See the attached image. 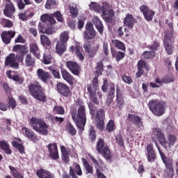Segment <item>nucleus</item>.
Wrapping results in <instances>:
<instances>
[{
    "mask_svg": "<svg viewBox=\"0 0 178 178\" xmlns=\"http://www.w3.org/2000/svg\"><path fill=\"white\" fill-rule=\"evenodd\" d=\"M54 17H56V20L60 22V23H63V17L59 11L52 14H44L40 17V20L42 22V23H39L38 25L40 33H42V34H47L48 35L55 34V31L54 30L52 26H48L47 28H45L44 26V23H49V24H56V20H55Z\"/></svg>",
    "mask_w": 178,
    "mask_h": 178,
    "instance_id": "nucleus-1",
    "label": "nucleus"
},
{
    "mask_svg": "<svg viewBox=\"0 0 178 178\" xmlns=\"http://www.w3.org/2000/svg\"><path fill=\"white\" fill-rule=\"evenodd\" d=\"M152 136H156L160 144L167 150L174 147L177 141V137L173 134H168L166 139L159 128H155L153 130Z\"/></svg>",
    "mask_w": 178,
    "mask_h": 178,
    "instance_id": "nucleus-2",
    "label": "nucleus"
},
{
    "mask_svg": "<svg viewBox=\"0 0 178 178\" xmlns=\"http://www.w3.org/2000/svg\"><path fill=\"white\" fill-rule=\"evenodd\" d=\"M71 116L72 120L76 123L80 133H83V131H84V126H86L87 122V118H86V107L83 105H80L78 108V113L76 111L72 110L71 111Z\"/></svg>",
    "mask_w": 178,
    "mask_h": 178,
    "instance_id": "nucleus-3",
    "label": "nucleus"
},
{
    "mask_svg": "<svg viewBox=\"0 0 178 178\" xmlns=\"http://www.w3.org/2000/svg\"><path fill=\"white\" fill-rule=\"evenodd\" d=\"M88 92L93 104L99 105V101L102 99V94L98 91V77L92 79V83L87 86Z\"/></svg>",
    "mask_w": 178,
    "mask_h": 178,
    "instance_id": "nucleus-4",
    "label": "nucleus"
},
{
    "mask_svg": "<svg viewBox=\"0 0 178 178\" xmlns=\"http://www.w3.org/2000/svg\"><path fill=\"white\" fill-rule=\"evenodd\" d=\"M29 93L35 99H38L40 102H45L47 101V96L44 93V89L38 82L31 83L29 86Z\"/></svg>",
    "mask_w": 178,
    "mask_h": 178,
    "instance_id": "nucleus-5",
    "label": "nucleus"
},
{
    "mask_svg": "<svg viewBox=\"0 0 178 178\" xmlns=\"http://www.w3.org/2000/svg\"><path fill=\"white\" fill-rule=\"evenodd\" d=\"M31 126L35 131H37L42 136H47V134H48V128L49 126L41 119L32 118L31 119Z\"/></svg>",
    "mask_w": 178,
    "mask_h": 178,
    "instance_id": "nucleus-6",
    "label": "nucleus"
},
{
    "mask_svg": "<svg viewBox=\"0 0 178 178\" xmlns=\"http://www.w3.org/2000/svg\"><path fill=\"white\" fill-rule=\"evenodd\" d=\"M148 106L151 112L156 116H162L165 113V104L159 100H150Z\"/></svg>",
    "mask_w": 178,
    "mask_h": 178,
    "instance_id": "nucleus-7",
    "label": "nucleus"
},
{
    "mask_svg": "<svg viewBox=\"0 0 178 178\" xmlns=\"http://www.w3.org/2000/svg\"><path fill=\"white\" fill-rule=\"evenodd\" d=\"M163 44L165 49L168 55H172L173 54V50L175 47L172 44V38H173V30L170 29L168 32H165Z\"/></svg>",
    "mask_w": 178,
    "mask_h": 178,
    "instance_id": "nucleus-8",
    "label": "nucleus"
},
{
    "mask_svg": "<svg viewBox=\"0 0 178 178\" xmlns=\"http://www.w3.org/2000/svg\"><path fill=\"white\" fill-rule=\"evenodd\" d=\"M152 141L154 143L156 147L159 149L160 156H161L165 168L170 172H173V159L170 157L166 156V155H165V154H163V152H162V151H161V149H159V146L158 145V142H156V140H155V138H153Z\"/></svg>",
    "mask_w": 178,
    "mask_h": 178,
    "instance_id": "nucleus-9",
    "label": "nucleus"
},
{
    "mask_svg": "<svg viewBox=\"0 0 178 178\" xmlns=\"http://www.w3.org/2000/svg\"><path fill=\"white\" fill-rule=\"evenodd\" d=\"M97 150L99 154L106 159H111L112 158V153L108 148V146L105 144V142L102 139H99L97 143Z\"/></svg>",
    "mask_w": 178,
    "mask_h": 178,
    "instance_id": "nucleus-10",
    "label": "nucleus"
},
{
    "mask_svg": "<svg viewBox=\"0 0 178 178\" xmlns=\"http://www.w3.org/2000/svg\"><path fill=\"white\" fill-rule=\"evenodd\" d=\"M102 17L106 23H111L113 19V16H115L113 10L110 9L109 3H104L103 6H102Z\"/></svg>",
    "mask_w": 178,
    "mask_h": 178,
    "instance_id": "nucleus-11",
    "label": "nucleus"
},
{
    "mask_svg": "<svg viewBox=\"0 0 178 178\" xmlns=\"http://www.w3.org/2000/svg\"><path fill=\"white\" fill-rule=\"evenodd\" d=\"M83 48L90 58H94L99 49V43H85Z\"/></svg>",
    "mask_w": 178,
    "mask_h": 178,
    "instance_id": "nucleus-12",
    "label": "nucleus"
},
{
    "mask_svg": "<svg viewBox=\"0 0 178 178\" xmlns=\"http://www.w3.org/2000/svg\"><path fill=\"white\" fill-rule=\"evenodd\" d=\"M96 32L94 30V26L91 23H88L86 25V30L83 33V38L85 40H92L95 38Z\"/></svg>",
    "mask_w": 178,
    "mask_h": 178,
    "instance_id": "nucleus-13",
    "label": "nucleus"
},
{
    "mask_svg": "<svg viewBox=\"0 0 178 178\" xmlns=\"http://www.w3.org/2000/svg\"><path fill=\"white\" fill-rule=\"evenodd\" d=\"M140 10L143 14L145 19L147 22H151L155 16V11L149 9L147 6L143 5L140 7Z\"/></svg>",
    "mask_w": 178,
    "mask_h": 178,
    "instance_id": "nucleus-14",
    "label": "nucleus"
},
{
    "mask_svg": "<svg viewBox=\"0 0 178 178\" xmlns=\"http://www.w3.org/2000/svg\"><path fill=\"white\" fill-rule=\"evenodd\" d=\"M47 147L48 148L49 155L51 159L56 161L59 159V153L58 152V145L56 143H49Z\"/></svg>",
    "mask_w": 178,
    "mask_h": 178,
    "instance_id": "nucleus-15",
    "label": "nucleus"
},
{
    "mask_svg": "<svg viewBox=\"0 0 178 178\" xmlns=\"http://www.w3.org/2000/svg\"><path fill=\"white\" fill-rule=\"evenodd\" d=\"M5 66H10L13 69H19V64L16 62V55L10 54L5 60Z\"/></svg>",
    "mask_w": 178,
    "mask_h": 178,
    "instance_id": "nucleus-16",
    "label": "nucleus"
},
{
    "mask_svg": "<svg viewBox=\"0 0 178 178\" xmlns=\"http://www.w3.org/2000/svg\"><path fill=\"white\" fill-rule=\"evenodd\" d=\"M15 35H16V32L13 31H4L1 33V40L4 44L8 45V44H10V41H12V38H15Z\"/></svg>",
    "mask_w": 178,
    "mask_h": 178,
    "instance_id": "nucleus-17",
    "label": "nucleus"
},
{
    "mask_svg": "<svg viewBox=\"0 0 178 178\" xmlns=\"http://www.w3.org/2000/svg\"><path fill=\"white\" fill-rule=\"evenodd\" d=\"M56 90L58 93L60 94V95H63V97H69V95L70 94V89L69 88V86L63 83H58L56 85Z\"/></svg>",
    "mask_w": 178,
    "mask_h": 178,
    "instance_id": "nucleus-18",
    "label": "nucleus"
},
{
    "mask_svg": "<svg viewBox=\"0 0 178 178\" xmlns=\"http://www.w3.org/2000/svg\"><path fill=\"white\" fill-rule=\"evenodd\" d=\"M146 151V156L148 162H155V159H156V154L155 153V150H154V145H152V143L147 145Z\"/></svg>",
    "mask_w": 178,
    "mask_h": 178,
    "instance_id": "nucleus-19",
    "label": "nucleus"
},
{
    "mask_svg": "<svg viewBox=\"0 0 178 178\" xmlns=\"http://www.w3.org/2000/svg\"><path fill=\"white\" fill-rule=\"evenodd\" d=\"M16 12L15 6L12 3H7L3 9V13L6 17L12 19L13 17V14Z\"/></svg>",
    "mask_w": 178,
    "mask_h": 178,
    "instance_id": "nucleus-20",
    "label": "nucleus"
},
{
    "mask_svg": "<svg viewBox=\"0 0 178 178\" xmlns=\"http://www.w3.org/2000/svg\"><path fill=\"white\" fill-rule=\"evenodd\" d=\"M67 67L72 72V74L75 76H79L80 74V66L75 62L73 61H67Z\"/></svg>",
    "mask_w": 178,
    "mask_h": 178,
    "instance_id": "nucleus-21",
    "label": "nucleus"
},
{
    "mask_svg": "<svg viewBox=\"0 0 178 178\" xmlns=\"http://www.w3.org/2000/svg\"><path fill=\"white\" fill-rule=\"evenodd\" d=\"M88 156L89 158H90V160L93 162L95 165L97 178H106V176H105V175H104V173L101 172V167L99 166V163L98 162V161H97V159H95V158H94L92 154H88Z\"/></svg>",
    "mask_w": 178,
    "mask_h": 178,
    "instance_id": "nucleus-22",
    "label": "nucleus"
},
{
    "mask_svg": "<svg viewBox=\"0 0 178 178\" xmlns=\"http://www.w3.org/2000/svg\"><path fill=\"white\" fill-rule=\"evenodd\" d=\"M92 23L97 29V31H99V34L102 35L104 34V24H102V21L99 19V17L97 16L93 17Z\"/></svg>",
    "mask_w": 178,
    "mask_h": 178,
    "instance_id": "nucleus-23",
    "label": "nucleus"
},
{
    "mask_svg": "<svg viewBox=\"0 0 178 178\" xmlns=\"http://www.w3.org/2000/svg\"><path fill=\"white\" fill-rule=\"evenodd\" d=\"M37 76L40 80L43 83H47L50 79L49 72L44 71V70L39 68L37 70Z\"/></svg>",
    "mask_w": 178,
    "mask_h": 178,
    "instance_id": "nucleus-24",
    "label": "nucleus"
},
{
    "mask_svg": "<svg viewBox=\"0 0 178 178\" xmlns=\"http://www.w3.org/2000/svg\"><path fill=\"white\" fill-rule=\"evenodd\" d=\"M36 175L39 178H55L54 174L44 169L37 170Z\"/></svg>",
    "mask_w": 178,
    "mask_h": 178,
    "instance_id": "nucleus-25",
    "label": "nucleus"
},
{
    "mask_svg": "<svg viewBox=\"0 0 178 178\" xmlns=\"http://www.w3.org/2000/svg\"><path fill=\"white\" fill-rule=\"evenodd\" d=\"M13 52H17L21 55V56H24L26 55L27 52H29V49H27V47L22 44L15 45L13 48Z\"/></svg>",
    "mask_w": 178,
    "mask_h": 178,
    "instance_id": "nucleus-26",
    "label": "nucleus"
},
{
    "mask_svg": "<svg viewBox=\"0 0 178 178\" xmlns=\"http://www.w3.org/2000/svg\"><path fill=\"white\" fill-rule=\"evenodd\" d=\"M127 119L129 122H131L132 123H134V124L138 126V127L143 126L141 118L137 115L129 114Z\"/></svg>",
    "mask_w": 178,
    "mask_h": 178,
    "instance_id": "nucleus-27",
    "label": "nucleus"
},
{
    "mask_svg": "<svg viewBox=\"0 0 178 178\" xmlns=\"http://www.w3.org/2000/svg\"><path fill=\"white\" fill-rule=\"evenodd\" d=\"M76 173L78 176H81L83 175V171H81V168H80L79 164L75 165L74 170L72 167L70 168V175L72 178H79V177L76 175Z\"/></svg>",
    "mask_w": 178,
    "mask_h": 178,
    "instance_id": "nucleus-28",
    "label": "nucleus"
},
{
    "mask_svg": "<svg viewBox=\"0 0 178 178\" xmlns=\"http://www.w3.org/2000/svg\"><path fill=\"white\" fill-rule=\"evenodd\" d=\"M134 23H136V19L133 15L130 14L127 15L124 19V26L129 27V29H133Z\"/></svg>",
    "mask_w": 178,
    "mask_h": 178,
    "instance_id": "nucleus-29",
    "label": "nucleus"
},
{
    "mask_svg": "<svg viewBox=\"0 0 178 178\" xmlns=\"http://www.w3.org/2000/svg\"><path fill=\"white\" fill-rule=\"evenodd\" d=\"M60 151L62 161H63V162L65 163L70 162V158L69 157V155H70V151L67 150L65 146L60 147Z\"/></svg>",
    "mask_w": 178,
    "mask_h": 178,
    "instance_id": "nucleus-30",
    "label": "nucleus"
},
{
    "mask_svg": "<svg viewBox=\"0 0 178 178\" xmlns=\"http://www.w3.org/2000/svg\"><path fill=\"white\" fill-rule=\"evenodd\" d=\"M67 47V44L63 43L61 42H57L56 45V52L60 55L62 56L65 52H66V48Z\"/></svg>",
    "mask_w": 178,
    "mask_h": 178,
    "instance_id": "nucleus-31",
    "label": "nucleus"
},
{
    "mask_svg": "<svg viewBox=\"0 0 178 178\" xmlns=\"http://www.w3.org/2000/svg\"><path fill=\"white\" fill-rule=\"evenodd\" d=\"M30 52L36 58H40L41 56V51L37 43H32L29 45Z\"/></svg>",
    "mask_w": 178,
    "mask_h": 178,
    "instance_id": "nucleus-32",
    "label": "nucleus"
},
{
    "mask_svg": "<svg viewBox=\"0 0 178 178\" xmlns=\"http://www.w3.org/2000/svg\"><path fill=\"white\" fill-rule=\"evenodd\" d=\"M22 129L25 131V134L29 140L33 143H35V141L38 140V137H37V135L31 129H27L26 127H24Z\"/></svg>",
    "mask_w": 178,
    "mask_h": 178,
    "instance_id": "nucleus-33",
    "label": "nucleus"
},
{
    "mask_svg": "<svg viewBox=\"0 0 178 178\" xmlns=\"http://www.w3.org/2000/svg\"><path fill=\"white\" fill-rule=\"evenodd\" d=\"M60 70L63 80H65V81H67V83L69 84H73V76L70 75V73L63 68H62Z\"/></svg>",
    "mask_w": 178,
    "mask_h": 178,
    "instance_id": "nucleus-34",
    "label": "nucleus"
},
{
    "mask_svg": "<svg viewBox=\"0 0 178 178\" xmlns=\"http://www.w3.org/2000/svg\"><path fill=\"white\" fill-rule=\"evenodd\" d=\"M0 149H2L5 154H7V155L12 154V149H10L9 143L6 140H0Z\"/></svg>",
    "mask_w": 178,
    "mask_h": 178,
    "instance_id": "nucleus-35",
    "label": "nucleus"
},
{
    "mask_svg": "<svg viewBox=\"0 0 178 178\" xmlns=\"http://www.w3.org/2000/svg\"><path fill=\"white\" fill-rule=\"evenodd\" d=\"M25 65L27 67H33L35 65V58L31 54H28L25 56Z\"/></svg>",
    "mask_w": 178,
    "mask_h": 178,
    "instance_id": "nucleus-36",
    "label": "nucleus"
},
{
    "mask_svg": "<svg viewBox=\"0 0 178 178\" xmlns=\"http://www.w3.org/2000/svg\"><path fill=\"white\" fill-rule=\"evenodd\" d=\"M116 104L118 108H122L123 106V96L122 95V92H120V89L117 87L116 89Z\"/></svg>",
    "mask_w": 178,
    "mask_h": 178,
    "instance_id": "nucleus-37",
    "label": "nucleus"
},
{
    "mask_svg": "<svg viewBox=\"0 0 178 178\" xmlns=\"http://www.w3.org/2000/svg\"><path fill=\"white\" fill-rule=\"evenodd\" d=\"M43 63L44 65H50V63H52V62H54V57L51 56V54H48L47 53H44L43 55Z\"/></svg>",
    "mask_w": 178,
    "mask_h": 178,
    "instance_id": "nucleus-38",
    "label": "nucleus"
},
{
    "mask_svg": "<svg viewBox=\"0 0 178 178\" xmlns=\"http://www.w3.org/2000/svg\"><path fill=\"white\" fill-rule=\"evenodd\" d=\"M67 41H69V32L63 31L60 34V41L58 42L67 44Z\"/></svg>",
    "mask_w": 178,
    "mask_h": 178,
    "instance_id": "nucleus-39",
    "label": "nucleus"
},
{
    "mask_svg": "<svg viewBox=\"0 0 178 178\" xmlns=\"http://www.w3.org/2000/svg\"><path fill=\"white\" fill-rule=\"evenodd\" d=\"M82 163L83 166H85L87 175H88V173H92L93 172L92 166H91V165L88 163V161H87L86 159L84 158L82 159Z\"/></svg>",
    "mask_w": 178,
    "mask_h": 178,
    "instance_id": "nucleus-40",
    "label": "nucleus"
},
{
    "mask_svg": "<svg viewBox=\"0 0 178 178\" xmlns=\"http://www.w3.org/2000/svg\"><path fill=\"white\" fill-rule=\"evenodd\" d=\"M105 119V111L102 108H99L95 115V120H104Z\"/></svg>",
    "mask_w": 178,
    "mask_h": 178,
    "instance_id": "nucleus-41",
    "label": "nucleus"
},
{
    "mask_svg": "<svg viewBox=\"0 0 178 178\" xmlns=\"http://www.w3.org/2000/svg\"><path fill=\"white\" fill-rule=\"evenodd\" d=\"M9 169L12 173V176H13L15 178H24V177L21 175L20 172H17V170H16L15 167L9 165Z\"/></svg>",
    "mask_w": 178,
    "mask_h": 178,
    "instance_id": "nucleus-42",
    "label": "nucleus"
},
{
    "mask_svg": "<svg viewBox=\"0 0 178 178\" xmlns=\"http://www.w3.org/2000/svg\"><path fill=\"white\" fill-rule=\"evenodd\" d=\"M89 8L91 10H93L94 12H102V6H100L99 4L97 3H91V4L89 5Z\"/></svg>",
    "mask_w": 178,
    "mask_h": 178,
    "instance_id": "nucleus-43",
    "label": "nucleus"
},
{
    "mask_svg": "<svg viewBox=\"0 0 178 178\" xmlns=\"http://www.w3.org/2000/svg\"><path fill=\"white\" fill-rule=\"evenodd\" d=\"M67 131L70 134L71 136H76V128L72 125V124L68 123L66 125Z\"/></svg>",
    "mask_w": 178,
    "mask_h": 178,
    "instance_id": "nucleus-44",
    "label": "nucleus"
},
{
    "mask_svg": "<svg viewBox=\"0 0 178 178\" xmlns=\"http://www.w3.org/2000/svg\"><path fill=\"white\" fill-rule=\"evenodd\" d=\"M46 9H54L56 8V0H47L45 4Z\"/></svg>",
    "mask_w": 178,
    "mask_h": 178,
    "instance_id": "nucleus-45",
    "label": "nucleus"
},
{
    "mask_svg": "<svg viewBox=\"0 0 178 178\" xmlns=\"http://www.w3.org/2000/svg\"><path fill=\"white\" fill-rule=\"evenodd\" d=\"M112 42L118 49H121L122 51H124V49H126V47L124 46V44H123V42L118 40H112Z\"/></svg>",
    "mask_w": 178,
    "mask_h": 178,
    "instance_id": "nucleus-46",
    "label": "nucleus"
},
{
    "mask_svg": "<svg viewBox=\"0 0 178 178\" xmlns=\"http://www.w3.org/2000/svg\"><path fill=\"white\" fill-rule=\"evenodd\" d=\"M75 54L80 60H84V56L81 53V51L80 50V46H79V44L75 46Z\"/></svg>",
    "mask_w": 178,
    "mask_h": 178,
    "instance_id": "nucleus-47",
    "label": "nucleus"
},
{
    "mask_svg": "<svg viewBox=\"0 0 178 178\" xmlns=\"http://www.w3.org/2000/svg\"><path fill=\"white\" fill-rule=\"evenodd\" d=\"M103 70L104 64H102V62L100 61L97 64L95 73L97 74V76H101V74H102Z\"/></svg>",
    "mask_w": 178,
    "mask_h": 178,
    "instance_id": "nucleus-48",
    "label": "nucleus"
},
{
    "mask_svg": "<svg viewBox=\"0 0 178 178\" xmlns=\"http://www.w3.org/2000/svg\"><path fill=\"white\" fill-rule=\"evenodd\" d=\"M40 41L43 45H50L51 44V40H49V38L47 37L45 35H42L40 36Z\"/></svg>",
    "mask_w": 178,
    "mask_h": 178,
    "instance_id": "nucleus-49",
    "label": "nucleus"
},
{
    "mask_svg": "<svg viewBox=\"0 0 178 178\" xmlns=\"http://www.w3.org/2000/svg\"><path fill=\"white\" fill-rule=\"evenodd\" d=\"M34 14L33 13H30V15H29L28 12H25V13H22L20 14H19V18L21 20H23V22H24V20L27 19V17H31V16H33Z\"/></svg>",
    "mask_w": 178,
    "mask_h": 178,
    "instance_id": "nucleus-50",
    "label": "nucleus"
},
{
    "mask_svg": "<svg viewBox=\"0 0 178 178\" xmlns=\"http://www.w3.org/2000/svg\"><path fill=\"white\" fill-rule=\"evenodd\" d=\"M70 13L72 17H77V15H79V10L76 7L70 6Z\"/></svg>",
    "mask_w": 178,
    "mask_h": 178,
    "instance_id": "nucleus-51",
    "label": "nucleus"
},
{
    "mask_svg": "<svg viewBox=\"0 0 178 178\" xmlns=\"http://www.w3.org/2000/svg\"><path fill=\"white\" fill-rule=\"evenodd\" d=\"M154 55H155V53L154 51H147L143 53V56L144 59H149L151 58H153Z\"/></svg>",
    "mask_w": 178,
    "mask_h": 178,
    "instance_id": "nucleus-52",
    "label": "nucleus"
},
{
    "mask_svg": "<svg viewBox=\"0 0 178 178\" xmlns=\"http://www.w3.org/2000/svg\"><path fill=\"white\" fill-rule=\"evenodd\" d=\"M49 70L51 71V73L53 74L54 77H55V79H60V74L59 73V71L53 69L52 67H49L48 68Z\"/></svg>",
    "mask_w": 178,
    "mask_h": 178,
    "instance_id": "nucleus-53",
    "label": "nucleus"
},
{
    "mask_svg": "<svg viewBox=\"0 0 178 178\" xmlns=\"http://www.w3.org/2000/svg\"><path fill=\"white\" fill-rule=\"evenodd\" d=\"M89 138L92 141V143H94V141L97 140V136L95 135V130H94L93 128L90 129V134H89Z\"/></svg>",
    "mask_w": 178,
    "mask_h": 178,
    "instance_id": "nucleus-54",
    "label": "nucleus"
},
{
    "mask_svg": "<svg viewBox=\"0 0 178 178\" xmlns=\"http://www.w3.org/2000/svg\"><path fill=\"white\" fill-rule=\"evenodd\" d=\"M96 120V124L97 129H99L101 131L104 130V120Z\"/></svg>",
    "mask_w": 178,
    "mask_h": 178,
    "instance_id": "nucleus-55",
    "label": "nucleus"
},
{
    "mask_svg": "<svg viewBox=\"0 0 178 178\" xmlns=\"http://www.w3.org/2000/svg\"><path fill=\"white\" fill-rule=\"evenodd\" d=\"M88 106L90 110V113L92 116H94L95 115V110L97 108L94 106V104L92 102L88 103Z\"/></svg>",
    "mask_w": 178,
    "mask_h": 178,
    "instance_id": "nucleus-56",
    "label": "nucleus"
},
{
    "mask_svg": "<svg viewBox=\"0 0 178 178\" xmlns=\"http://www.w3.org/2000/svg\"><path fill=\"white\" fill-rule=\"evenodd\" d=\"M108 94L115 95V83L111 82L110 83H108Z\"/></svg>",
    "mask_w": 178,
    "mask_h": 178,
    "instance_id": "nucleus-57",
    "label": "nucleus"
},
{
    "mask_svg": "<svg viewBox=\"0 0 178 178\" xmlns=\"http://www.w3.org/2000/svg\"><path fill=\"white\" fill-rule=\"evenodd\" d=\"M106 129L108 131H113L115 130V122L111 120L107 124Z\"/></svg>",
    "mask_w": 178,
    "mask_h": 178,
    "instance_id": "nucleus-58",
    "label": "nucleus"
},
{
    "mask_svg": "<svg viewBox=\"0 0 178 178\" xmlns=\"http://www.w3.org/2000/svg\"><path fill=\"white\" fill-rule=\"evenodd\" d=\"M13 81L18 83V84H23V82L24 81L23 77L19 76L17 75L13 76Z\"/></svg>",
    "mask_w": 178,
    "mask_h": 178,
    "instance_id": "nucleus-59",
    "label": "nucleus"
},
{
    "mask_svg": "<svg viewBox=\"0 0 178 178\" xmlns=\"http://www.w3.org/2000/svg\"><path fill=\"white\" fill-rule=\"evenodd\" d=\"M159 48V43L158 42H154L152 45L149 47V50L152 51V52H154L155 51H158V49Z\"/></svg>",
    "mask_w": 178,
    "mask_h": 178,
    "instance_id": "nucleus-60",
    "label": "nucleus"
},
{
    "mask_svg": "<svg viewBox=\"0 0 178 178\" xmlns=\"http://www.w3.org/2000/svg\"><path fill=\"white\" fill-rule=\"evenodd\" d=\"M125 56L126 54L124 52L118 51L117 56H115L117 62H120V60H122Z\"/></svg>",
    "mask_w": 178,
    "mask_h": 178,
    "instance_id": "nucleus-61",
    "label": "nucleus"
},
{
    "mask_svg": "<svg viewBox=\"0 0 178 178\" xmlns=\"http://www.w3.org/2000/svg\"><path fill=\"white\" fill-rule=\"evenodd\" d=\"M1 23L4 27H12V26H13L12 22L5 19H2Z\"/></svg>",
    "mask_w": 178,
    "mask_h": 178,
    "instance_id": "nucleus-62",
    "label": "nucleus"
},
{
    "mask_svg": "<svg viewBox=\"0 0 178 178\" xmlns=\"http://www.w3.org/2000/svg\"><path fill=\"white\" fill-rule=\"evenodd\" d=\"M145 67H147V64L145 63V61L141 60L138 62V69L143 70V69H145Z\"/></svg>",
    "mask_w": 178,
    "mask_h": 178,
    "instance_id": "nucleus-63",
    "label": "nucleus"
},
{
    "mask_svg": "<svg viewBox=\"0 0 178 178\" xmlns=\"http://www.w3.org/2000/svg\"><path fill=\"white\" fill-rule=\"evenodd\" d=\"M163 80H164V83L165 84H168V83H172V81H175V79L173 78V76L172 75L165 76V77H163Z\"/></svg>",
    "mask_w": 178,
    "mask_h": 178,
    "instance_id": "nucleus-64",
    "label": "nucleus"
}]
</instances>
